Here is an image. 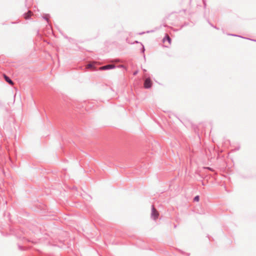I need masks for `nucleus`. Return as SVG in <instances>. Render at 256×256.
<instances>
[{
	"mask_svg": "<svg viewBox=\"0 0 256 256\" xmlns=\"http://www.w3.org/2000/svg\"><path fill=\"white\" fill-rule=\"evenodd\" d=\"M152 216L154 220L156 219L158 216V212L154 206L152 208Z\"/></svg>",
	"mask_w": 256,
	"mask_h": 256,
	"instance_id": "obj_3",
	"label": "nucleus"
},
{
	"mask_svg": "<svg viewBox=\"0 0 256 256\" xmlns=\"http://www.w3.org/2000/svg\"><path fill=\"white\" fill-rule=\"evenodd\" d=\"M4 78L5 79V80L8 82L11 85H13L14 84V82H12V81L6 75L4 74Z\"/></svg>",
	"mask_w": 256,
	"mask_h": 256,
	"instance_id": "obj_6",
	"label": "nucleus"
},
{
	"mask_svg": "<svg viewBox=\"0 0 256 256\" xmlns=\"http://www.w3.org/2000/svg\"><path fill=\"white\" fill-rule=\"evenodd\" d=\"M46 20H48V18H46Z\"/></svg>",
	"mask_w": 256,
	"mask_h": 256,
	"instance_id": "obj_10",
	"label": "nucleus"
},
{
	"mask_svg": "<svg viewBox=\"0 0 256 256\" xmlns=\"http://www.w3.org/2000/svg\"><path fill=\"white\" fill-rule=\"evenodd\" d=\"M163 43L166 47H168L171 44V38L168 35L166 34L163 38Z\"/></svg>",
	"mask_w": 256,
	"mask_h": 256,
	"instance_id": "obj_1",
	"label": "nucleus"
},
{
	"mask_svg": "<svg viewBox=\"0 0 256 256\" xmlns=\"http://www.w3.org/2000/svg\"><path fill=\"white\" fill-rule=\"evenodd\" d=\"M33 14L32 12L31 11H28L27 13L24 14V18L26 20L29 19L30 16Z\"/></svg>",
	"mask_w": 256,
	"mask_h": 256,
	"instance_id": "obj_5",
	"label": "nucleus"
},
{
	"mask_svg": "<svg viewBox=\"0 0 256 256\" xmlns=\"http://www.w3.org/2000/svg\"><path fill=\"white\" fill-rule=\"evenodd\" d=\"M138 74V71H136L135 72H134V75H136V74Z\"/></svg>",
	"mask_w": 256,
	"mask_h": 256,
	"instance_id": "obj_9",
	"label": "nucleus"
},
{
	"mask_svg": "<svg viewBox=\"0 0 256 256\" xmlns=\"http://www.w3.org/2000/svg\"><path fill=\"white\" fill-rule=\"evenodd\" d=\"M152 86V82L150 78H147L146 79L144 82V87L146 88H150Z\"/></svg>",
	"mask_w": 256,
	"mask_h": 256,
	"instance_id": "obj_2",
	"label": "nucleus"
},
{
	"mask_svg": "<svg viewBox=\"0 0 256 256\" xmlns=\"http://www.w3.org/2000/svg\"><path fill=\"white\" fill-rule=\"evenodd\" d=\"M86 68H94V66L92 64H88L86 66Z\"/></svg>",
	"mask_w": 256,
	"mask_h": 256,
	"instance_id": "obj_7",
	"label": "nucleus"
},
{
	"mask_svg": "<svg viewBox=\"0 0 256 256\" xmlns=\"http://www.w3.org/2000/svg\"><path fill=\"white\" fill-rule=\"evenodd\" d=\"M194 201H196V202H198L199 200V196H196L194 198Z\"/></svg>",
	"mask_w": 256,
	"mask_h": 256,
	"instance_id": "obj_8",
	"label": "nucleus"
},
{
	"mask_svg": "<svg viewBox=\"0 0 256 256\" xmlns=\"http://www.w3.org/2000/svg\"><path fill=\"white\" fill-rule=\"evenodd\" d=\"M114 65L109 64V65H107V66H105L100 67V70H107V69H109V68H114Z\"/></svg>",
	"mask_w": 256,
	"mask_h": 256,
	"instance_id": "obj_4",
	"label": "nucleus"
}]
</instances>
